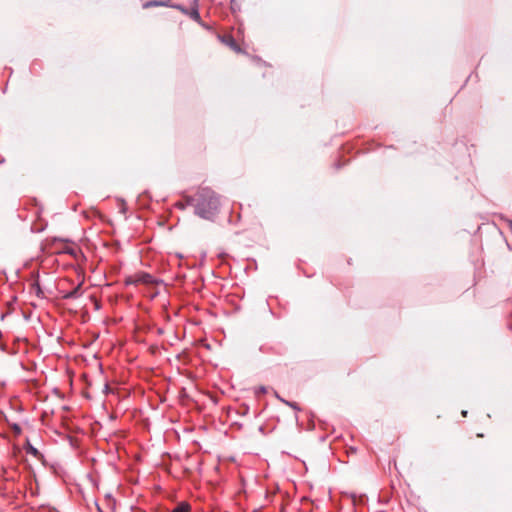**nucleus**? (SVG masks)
Listing matches in <instances>:
<instances>
[{
    "label": "nucleus",
    "instance_id": "obj_15",
    "mask_svg": "<svg viewBox=\"0 0 512 512\" xmlns=\"http://www.w3.org/2000/svg\"><path fill=\"white\" fill-rule=\"evenodd\" d=\"M508 225H509L510 230L512 231V220H509Z\"/></svg>",
    "mask_w": 512,
    "mask_h": 512
},
{
    "label": "nucleus",
    "instance_id": "obj_12",
    "mask_svg": "<svg viewBox=\"0 0 512 512\" xmlns=\"http://www.w3.org/2000/svg\"><path fill=\"white\" fill-rule=\"evenodd\" d=\"M12 429L16 434H20L22 432V428L19 424H13Z\"/></svg>",
    "mask_w": 512,
    "mask_h": 512
},
{
    "label": "nucleus",
    "instance_id": "obj_4",
    "mask_svg": "<svg viewBox=\"0 0 512 512\" xmlns=\"http://www.w3.org/2000/svg\"><path fill=\"white\" fill-rule=\"evenodd\" d=\"M82 284L79 283L75 288H73L71 291H68L63 295L64 299H78L82 295L81 290Z\"/></svg>",
    "mask_w": 512,
    "mask_h": 512
},
{
    "label": "nucleus",
    "instance_id": "obj_6",
    "mask_svg": "<svg viewBox=\"0 0 512 512\" xmlns=\"http://www.w3.org/2000/svg\"><path fill=\"white\" fill-rule=\"evenodd\" d=\"M159 6H169V4L166 1H158V0H151V1H148L143 4L144 8L159 7Z\"/></svg>",
    "mask_w": 512,
    "mask_h": 512
},
{
    "label": "nucleus",
    "instance_id": "obj_10",
    "mask_svg": "<svg viewBox=\"0 0 512 512\" xmlns=\"http://www.w3.org/2000/svg\"><path fill=\"white\" fill-rule=\"evenodd\" d=\"M277 398L280 399V401H282L283 403H285L286 405L292 407L293 409L295 410H300V408L298 407L297 403L295 402H289V401H286L282 398H280L278 395H277Z\"/></svg>",
    "mask_w": 512,
    "mask_h": 512
},
{
    "label": "nucleus",
    "instance_id": "obj_13",
    "mask_svg": "<svg viewBox=\"0 0 512 512\" xmlns=\"http://www.w3.org/2000/svg\"><path fill=\"white\" fill-rule=\"evenodd\" d=\"M259 392H260V393H266V392H267L266 387H264V386H260V387H259Z\"/></svg>",
    "mask_w": 512,
    "mask_h": 512
},
{
    "label": "nucleus",
    "instance_id": "obj_14",
    "mask_svg": "<svg viewBox=\"0 0 512 512\" xmlns=\"http://www.w3.org/2000/svg\"><path fill=\"white\" fill-rule=\"evenodd\" d=\"M178 9H180L182 12H185V13H188V11L184 8H182L181 6H177Z\"/></svg>",
    "mask_w": 512,
    "mask_h": 512
},
{
    "label": "nucleus",
    "instance_id": "obj_8",
    "mask_svg": "<svg viewBox=\"0 0 512 512\" xmlns=\"http://www.w3.org/2000/svg\"><path fill=\"white\" fill-rule=\"evenodd\" d=\"M26 452L30 455H33V456H38L40 455V452L38 451L37 448H35L34 446H32L31 444H28L27 448H26Z\"/></svg>",
    "mask_w": 512,
    "mask_h": 512
},
{
    "label": "nucleus",
    "instance_id": "obj_2",
    "mask_svg": "<svg viewBox=\"0 0 512 512\" xmlns=\"http://www.w3.org/2000/svg\"><path fill=\"white\" fill-rule=\"evenodd\" d=\"M220 40L228 45L232 50L238 52L240 51V47L231 35L219 36Z\"/></svg>",
    "mask_w": 512,
    "mask_h": 512
},
{
    "label": "nucleus",
    "instance_id": "obj_11",
    "mask_svg": "<svg viewBox=\"0 0 512 512\" xmlns=\"http://www.w3.org/2000/svg\"><path fill=\"white\" fill-rule=\"evenodd\" d=\"M187 206H189L187 204V196L185 197V201L184 202H177L175 204V207H177L178 209H181V210H184Z\"/></svg>",
    "mask_w": 512,
    "mask_h": 512
},
{
    "label": "nucleus",
    "instance_id": "obj_3",
    "mask_svg": "<svg viewBox=\"0 0 512 512\" xmlns=\"http://www.w3.org/2000/svg\"><path fill=\"white\" fill-rule=\"evenodd\" d=\"M136 275V281L142 284H152L154 282L153 276L146 272H139Z\"/></svg>",
    "mask_w": 512,
    "mask_h": 512
},
{
    "label": "nucleus",
    "instance_id": "obj_7",
    "mask_svg": "<svg viewBox=\"0 0 512 512\" xmlns=\"http://www.w3.org/2000/svg\"><path fill=\"white\" fill-rule=\"evenodd\" d=\"M190 510V505L187 502L179 503L172 512H188Z\"/></svg>",
    "mask_w": 512,
    "mask_h": 512
},
{
    "label": "nucleus",
    "instance_id": "obj_5",
    "mask_svg": "<svg viewBox=\"0 0 512 512\" xmlns=\"http://www.w3.org/2000/svg\"><path fill=\"white\" fill-rule=\"evenodd\" d=\"M194 4H195V6L189 12V16L194 21L200 23L201 22V16H200V13H199V10H198V0H194Z\"/></svg>",
    "mask_w": 512,
    "mask_h": 512
},
{
    "label": "nucleus",
    "instance_id": "obj_9",
    "mask_svg": "<svg viewBox=\"0 0 512 512\" xmlns=\"http://www.w3.org/2000/svg\"><path fill=\"white\" fill-rule=\"evenodd\" d=\"M137 284V281H136V275L134 276H129L125 279V285L129 286V285H136Z\"/></svg>",
    "mask_w": 512,
    "mask_h": 512
},
{
    "label": "nucleus",
    "instance_id": "obj_1",
    "mask_svg": "<svg viewBox=\"0 0 512 512\" xmlns=\"http://www.w3.org/2000/svg\"><path fill=\"white\" fill-rule=\"evenodd\" d=\"M187 204L194 207V213L205 220H213L219 212V196L210 188H200L195 195L187 196Z\"/></svg>",
    "mask_w": 512,
    "mask_h": 512
},
{
    "label": "nucleus",
    "instance_id": "obj_16",
    "mask_svg": "<svg viewBox=\"0 0 512 512\" xmlns=\"http://www.w3.org/2000/svg\"><path fill=\"white\" fill-rule=\"evenodd\" d=\"M462 415L466 416L467 415V411H462Z\"/></svg>",
    "mask_w": 512,
    "mask_h": 512
}]
</instances>
